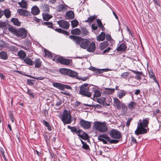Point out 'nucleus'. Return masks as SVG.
Segmentation results:
<instances>
[{"mask_svg": "<svg viewBox=\"0 0 161 161\" xmlns=\"http://www.w3.org/2000/svg\"><path fill=\"white\" fill-rule=\"evenodd\" d=\"M71 25L73 27H75L77 26L78 25V22L77 20L74 19L71 21Z\"/></svg>", "mask_w": 161, "mask_h": 161, "instance_id": "79ce46f5", "label": "nucleus"}, {"mask_svg": "<svg viewBox=\"0 0 161 161\" xmlns=\"http://www.w3.org/2000/svg\"><path fill=\"white\" fill-rule=\"evenodd\" d=\"M88 86V84L86 83L82 85L80 87L79 92L80 94L84 96L90 97L91 96V94L90 92L88 91L89 88Z\"/></svg>", "mask_w": 161, "mask_h": 161, "instance_id": "39448f33", "label": "nucleus"}, {"mask_svg": "<svg viewBox=\"0 0 161 161\" xmlns=\"http://www.w3.org/2000/svg\"><path fill=\"white\" fill-rule=\"evenodd\" d=\"M57 23L60 27L64 29H67L69 26V23L67 21L63 20L57 21Z\"/></svg>", "mask_w": 161, "mask_h": 161, "instance_id": "1a4fd4ad", "label": "nucleus"}, {"mask_svg": "<svg viewBox=\"0 0 161 161\" xmlns=\"http://www.w3.org/2000/svg\"><path fill=\"white\" fill-rule=\"evenodd\" d=\"M69 69L62 68L60 69L59 71L61 74H63L65 75H67L68 73Z\"/></svg>", "mask_w": 161, "mask_h": 161, "instance_id": "72a5a7b5", "label": "nucleus"}, {"mask_svg": "<svg viewBox=\"0 0 161 161\" xmlns=\"http://www.w3.org/2000/svg\"><path fill=\"white\" fill-rule=\"evenodd\" d=\"M57 59L60 63L64 65H68L70 63V61L69 59H65L63 57H59Z\"/></svg>", "mask_w": 161, "mask_h": 161, "instance_id": "9d476101", "label": "nucleus"}, {"mask_svg": "<svg viewBox=\"0 0 161 161\" xmlns=\"http://www.w3.org/2000/svg\"><path fill=\"white\" fill-rule=\"evenodd\" d=\"M34 62L35 64V68H40L42 63V62L40 60L39 58H36Z\"/></svg>", "mask_w": 161, "mask_h": 161, "instance_id": "b1692460", "label": "nucleus"}, {"mask_svg": "<svg viewBox=\"0 0 161 161\" xmlns=\"http://www.w3.org/2000/svg\"><path fill=\"white\" fill-rule=\"evenodd\" d=\"M43 19L44 20L48 21L49 19L53 17V16L47 14L43 13Z\"/></svg>", "mask_w": 161, "mask_h": 161, "instance_id": "cd10ccee", "label": "nucleus"}, {"mask_svg": "<svg viewBox=\"0 0 161 161\" xmlns=\"http://www.w3.org/2000/svg\"><path fill=\"white\" fill-rule=\"evenodd\" d=\"M90 44V42L87 39H83L80 44V47L83 49H86Z\"/></svg>", "mask_w": 161, "mask_h": 161, "instance_id": "9b49d317", "label": "nucleus"}, {"mask_svg": "<svg viewBox=\"0 0 161 161\" xmlns=\"http://www.w3.org/2000/svg\"><path fill=\"white\" fill-rule=\"evenodd\" d=\"M23 60L26 64L32 66L34 64V61L29 58L25 57Z\"/></svg>", "mask_w": 161, "mask_h": 161, "instance_id": "4be33fe9", "label": "nucleus"}, {"mask_svg": "<svg viewBox=\"0 0 161 161\" xmlns=\"http://www.w3.org/2000/svg\"><path fill=\"white\" fill-rule=\"evenodd\" d=\"M27 93L28 94L31 96L33 98H34V95L33 93L29 89H28V91Z\"/></svg>", "mask_w": 161, "mask_h": 161, "instance_id": "6e6d98bb", "label": "nucleus"}, {"mask_svg": "<svg viewBox=\"0 0 161 161\" xmlns=\"http://www.w3.org/2000/svg\"><path fill=\"white\" fill-rule=\"evenodd\" d=\"M0 58L5 60L7 59L8 58V57L7 53L3 51L0 52Z\"/></svg>", "mask_w": 161, "mask_h": 161, "instance_id": "7c9ffc66", "label": "nucleus"}, {"mask_svg": "<svg viewBox=\"0 0 161 161\" xmlns=\"http://www.w3.org/2000/svg\"><path fill=\"white\" fill-rule=\"evenodd\" d=\"M71 131L72 132H75L76 134H79L80 132H81V130H78L76 127H73Z\"/></svg>", "mask_w": 161, "mask_h": 161, "instance_id": "c03bdc74", "label": "nucleus"}, {"mask_svg": "<svg viewBox=\"0 0 161 161\" xmlns=\"http://www.w3.org/2000/svg\"><path fill=\"white\" fill-rule=\"evenodd\" d=\"M71 117L70 112L66 110H64L62 115L61 120L64 125L70 124L72 121Z\"/></svg>", "mask_w": 161, "mask_h": 161, "instance_id": "20e7f679", "label": "nucleus"}, {"mask_svg": "<svg viewBox=\"0 0 161 161\" xmlns=\"http://www.w3.org/2000/svg\"><path fill=\"white\" fill-rule=\"evenodd\" d=\"M97 21L99 27L101 28L103 30V28H104V26H103V25L101 20L99 19H97Z\"/></svg>", "mask_w": 161, "mask_h": 161, "instance_id": "3c124183", "label": "nucleus"}, {"mask_svg": "<svg viewBox=\"0 0 161 161\" xmlns=\"http://www.w3.org/2000/svg\"><path fill=\"white\" fill-rule=\"evenodd\" d=\"M149 76L150 78H151V77H153V76H155L154 73H153V71L151 70H150L149 71Z\"/></svg>", "mask_w": 161, "mask_h": 161, "instance_id": "13d9d810", "label": "nucleus"}, {"mask_svg": "<svg viewBox=\"0 0 161 161\" xmlns=\"http://www.w3.org/2000/svg\"><path fill=\"white\" fill-rule=\"evenodd\" d=\"M126 92L123 90H120L117 92V96L119 99H121L126 94Z\"/></svg>", "mask_w": 161, "mask_h": 161, "instance_id": "bb28decb", "label": "nucleus"}, {"mask_svg": "<svg viewBox=\"0 0 161 161\" xmlns=\"http://www.w3.org/2000/svg\"><path fill=\"white\" fill-rule=\"evenodd\" d=\"M18 55L19 56L21 59L23 60L25 58L26 54L25 52L23 50L19 51L18 53Z\"/></svg>", "mask_w": 161, "mask_h": 161, "instance_id": "c85d7f7f", "label": "nucleus"}, {"mask_svg": "<svg viewBox=\"0 0 161 161\" xmlns=\"http://www.w3.org/2000/svg\"><path fill=\"white\" fill-rule=\"evenodd\" d=\"M101 92L99 91L96 90L95 91L94 97H99L101 96Z\"/></svg>", "mask_w": 161, "mask_h": 161, "instance_id": "09e8293b", "label": "nucleus"}, {"mask_svg": "<svg viewBox=\"0 0 161 161\" xmlns=\"http://www.w3.org/2000/svg\"><path fill=\"white\" fill-rule=\"evenodd\" d=\"M106 39L108 41L110 42L111 44L112 45L114 43V41L111 38V36L108 34L107 33L105 35Z\"/></svg>", "mask_w": 161, "mask_h": 161, "instance_id": "f704fd0d", "label": "nucleus"}, {"mask_svg": "<svg viewBox=\"0 0 161 161\" xmlns=\"http://www.w3.org/2000/svg\"><path fill=\"white\" fill-rule=\"evenodd\" d=\"M44 138L46 142H48L50 140V138H49L47 135H45L44 136Z\"/></svg>", "mask_w": 161, "mask_h": 161, "instance_id": "e2e57ef3", "label": "nucleus"}, {"mask_svg": "<svg viewBox=\"0 0 161 161\" xmlns=\"http://www.w3.org/2000/svg\"><path fill=\"white\" fill-rule=\"evenodd\" d=\"M8 30L15 35L18 30L15 29L13 27L11 26L8 28Z\"/></svg>", "mask_w": 161, "mask_h": 161, "instance_id": "58836bf2", "label": "nucleus"}, {"mask_svg": "<svg viewBox=\"0 0 161 161\" xmlns=\"http://www.w3.org/2000/svg\"><path fill=\"white\" fill-rule=\"evenodd\" d=\"M93 127L95 130L101 132H106L108 130V127L105 124L98 121L94 122Z\"/></svg>", "mask_w": 161, "mask_h": 161, "instance_id": "7ed1b4c3", "label": "nucleus"}, {"mask_svg": "<svg viewBox=\"0 0 161 161\" xmlns=\"http://www.w3.org/2000/svg\"><path fill=\"white\" fill-rule=\"evenodd\" d=\"M43 24L47 26L49 28H52L53 27V23L50 22H44Z\"/></svg>", "mask_w": 161, "mask_h": 161, "instance_id": "a18cd8bd", "label": "nucleus"}, {"mask_svg": "<svg viewBox=\"0 0 161 161\" xmlns=\"http://www.w3.org/2000/svg\"><path fill=\"white\" fill-rule=\"evenodd\" d=\"M11 21L14 24L17 26H19L21 23L20 22L18 19L16 18H13L11 19Z\"/></svg>", "mask_w": 161, "mask_h": 161, "instance_id": "2f4dec72", "label": "nucleus"}, {"mask_svg": "<svg viewBox=\"0 0 161 161\" xmlns=\"http://www.w3.org/2000/svg\"><path fill=\"white\" fill-rule=\"evenodd\" d=\"M109 135L111 137L115 139H111L110 138L105 134H103L98 136V139L102 141L104 144H107V141L110 144H116L118 143L121 137L120 132L117 130L112 129L109 132Z\"/></svg>", "mask_w": 161, "mask_h": 161, "instance_id": "f257e3e1", "label": "nucleus"}, {"mask_svg": "<svg viewBox=\"0 0 161 161\" xmlns=\"http://www.w3.org/2000/svg\"><path fill=\"white\" fill-rule=\"evenodd\" d=\"M18 4L20 7L22 8L26 9L27 8V3L25 0H22L21 2H19Z\"/></svg>", "mask_w": 161, "mask_h": 161, "instance_id": "393cba45", "label": "nucleus"}, {"mask_svg": "<svg viewBox=\"0 0 161 161\" xmlns=\"http://www.w3.org/2000/svg\"><path fill=\"white\" fill-rule=\"evenodd\" d=\"M43 124L46 126H47L48 125H49V123L47 122L45 120H43Z\"/></svg>", "mask_w": 161, "mask_h": 161, "instance_id": "69168bd1", "label": "nucleus"}, {"mask_svg": "<svg viewBox=\"0 0 161 161\" xmlns=\"http://www.w3.org/2000/svg\"><path fill=\"white\" fill-rule=\"evenodd\" d=\"M53 87L57 88L58 89L63 90L65 88L68 89H71V87L70 86L57 82H55L53 83Z\"/></svg>", "mask_w": 161, "mask_h": 161, "instance_id": "0eeeda50", "label": "nucleus"}, {"mask_svg": "<svg viewBox=\"0 0 161 161\" xmlns=\"http://www.w3.org/2000/svg\"><path fill=\"white\" fill-rule=\"evenodd\" d=\"M127 48L126 45L124 43L120 44L117 48V50L118 51L125 52Z\"/></svg>", "mask_w": 161, "mask_h": 161, "instance_id": "2eb2a0df", "label": "nucleus"}, {"mask_svg": "<svg viewBox=\"0 0 161 161\" xmlns=\"http://www.w3.org/2000/svg\"><path fill=\"white\" fill-rule=\"evenodd\" d=\"M25 76H28V77H30V78L34 79H35L37 80H43L44 79V77H43V76L37 77H33V76H32L31 75H26V74H25Z\"/></svg>", "mask_w": 161, "mask_h": 161, "instance_id": "ea45409f", "label": "nucleus"}, {"mask_svg": "<svg viewBox=\"0 0 161 161\" xmlns=\"http://www.w3.org/2000/svg\"><path fill=\"white\" fill-rule=\"evenodd\" d=\"M108 46V43L107 42L104 41L99 44V47L101 50H103Z\"/></svg>", "mask_w": 161, "mask_h": 161, "instance_id": "473e14b6", "label": "nucleus"}, {"mask_svg": "<svg viewBox=\"0 0 161 161\" xmlns=\"http://www.w3.org/2000/svg\"><path fill=\"white\" fill-rule=\"evenodd\" d=\"M136 105V103L135 102L132 101L129 103L128 106L129 108L133 109L135 108Z\"/></svg>", "mask_w": 161, "mask_h": 161, "instance_id": "e433bc0d", "label": "nucleus"}, {"mask_svg": "<svg viewBox=\"0 0 161 161\" xmlns=\"http://www.w3.org/2000/svg\"><path fill=\"white\" fill-rule=\"evenodd\" d=\"M15 36L21 39L24 38L27 36V31L25 29L20 28L18 30Z\"/></svg>", "mask_w": 161, "mask_h": 161, "instance_id": "6e6552de", "label": "nucleus"}, {"mask_svg": "<svg viewBox=\"0 0 161 161\" xmlns=\"http://www.w3.org/2000/svg\"><path fill=\"white\" fill-rule=\"evenodd\" d=\"M3 15L4 14L7 18H9L11 16V12L8 8L6 9L3 10Z\"/></svg>", "mask_w": 161, "mask_h": 161, "instance_id": "6ab92c4d", "label": "nucleus"}, {"mask_svg": "<svg viewBox=\"0 0 161 161\" xmlns=\"http://www.w3.org/2000/svg\"><path fill=\"white\" fill-rule=\"evenodd\" d=\"M45 56L48 58H52L53 57L51 53L47 50H45Z\"/></svg>", "mask_w": 161, "mask_h": 161, "instance_id": "37998d69", "label": "nucleus"}, {"mask_svg": "<svg viewBox=\"0 0 161 161\" xmlns=\"http://www.w3.org/2000/svg\"><path fill=\"white\" fill-rule=\"evenodd\" d=\"M68 7L64 4H61L59 5L58 7V11L59 12H64L67 10Z\"/></svg>", "mask_w": 161, "mask_h": 161, "instance_id": "a211bd4d", "label": "nucleus"}, {"mask_svg": "<svg viewBox=\"0 0 161 161\" xmlns=\"http://www.w3.org/2000/svg\"><path fill=\"white\" fill-rule=\"evenodd\" d=\"M71 33L73 35H79L80 33V31L78 28H75L71 31Z\"/></svg>", "mask_w": 161, "mask_h": 161, "instance_id": "c9c22d12", "label": "nucleus"}, {"mask_svg": "<svg viewBox=\"0 0 161 161\" xmlns=\"http://www.w3.org/2000/svg\"><path fill=\"white\" fill-rule=\"evenodd\" d=\"M149 120L148 118L143 119L142 122H140L138 123L137 128L135 131V133L137 135H141L147 132L146 128L148 125Z\"/></svg>", "mask_w": 161, "mask_h": 161, "instance_id": "f03ea898", "label": "nucleus"}, {"mask_svg": "<svg viewBox=\"0 0 161 161\" xmlns=\"http://www.w3.org/2000/svg\"><path fill=\"white\" fill-rule=\"evenodd\" d=\"M113 101L114 103L116 106L117 108L120 109L123 103H122L118 98H113Z\"/></svg>", "mask_w": 161, "mask_h": 161, "instance_id": "4468645a", "label": "nucleus"}, {"mask_svg": "<svg viewBox=\"0 0 161 161\" xmlns=\"http://www.w3.org/2000/svg\"><path fill=\"white\" fill-rule=\"evenodd\" d=\"M132 120V118H129L127 120V121L126 123V125L127 127L129 126L130 125V123Z\"/></svg>", "mask_w": 161, "mask_h": 161, "instance_id": "5fc2aeb1", "label": "nucleus"}, {"mask_svg": "<svg viewBox=\"0 0 161 161\" xmlns=\"http://www.w3.org/2000/svg\"><path fill=\"white\" fill-rule=\"evenodd\" d=\"M92 29L94 30H96L97 29V26L95 24H92Z\"/></svg>", "mask_w": 161, "mask_h": 161, "instance_id": "052dcab7", "label": "nucleus"}, {"mask_svg": "<svg viewBox=\"0 0 161 161\" xmlns=\"http://www.w3.org/2000/svg\"><path fill=\"white\" fill-rule=\"evenodd\" d=\"M129 70L131 71L133 73H134L135 74H137V75H143V73L142 72L138 71H136L135 70H133L131 69H129Z\"/></svg>", "mask_w": 161, "mask_h": 161, "instance_id": "603ef678", "label": "nucleus"}, {"mask_svg": "<svg viewBox=\"0 0 161 161\" xmlns=\"http://www.w3.org/2000/svg\"><path fill=\"white\" fill-rule=\"evenodd\" d=\"M62 101L60 100L56 103L55 105L57 107L59 106L62 104Z\"/></svg>", "mask_w": 161, "mask_h": 161, "instance_id": "680f3d73", "label": "nucleus"}, {"mask_svg": "<svg viewBox=\"0 0 161 161\" xmlns=\"http://www.w3.org/2000/svg\"><path fill=\"white\" fill-rule=\"evenodd\" d=\"M67 18L69 19H72L74 18L75 15L74 13L72 11H69L66 13Z\"/></svg>", "mask_w": 161, "mask_h": 161, "instance_id": "5701e85b", "label": "nucleus"}, {"mask_svg": "<svg viewBox=\"0 0 161 161\" xmlns=\"http://www.w3.org/2000/svg\"><path fill=\"white\" fill-rule=\"evenodd\" d=\"M77 135L79 137L84 140L87 139L88 137V134L84 132L82 130H81V132H80L79 134H77Z\"/></svg>", "mask_w": 161, "mask_h": 161, "instance_id": "dca6fc26", "label": "nucleus"}, {"mask_svg": "<svg viewBox=\"0 0 161 161\" xmlns=\"http://www.w3.org/2000/svg\"><path fill=\"white\" fill-rule=\"evenodd\" d=\"M87 51L90 52H93L96 49V45L94 42H92L87 47Z\"/></svg>", "mask_w": 161, "mask_h": 161, "instance_id": "ddd939ff", "label": "nucleus"}, {"mask_svg": "<svg viewBox=\"0 0 161 161\" xmlns=\"http://www.w3.org/2000/svg\"><path fill=\"white\" fill-rule=\"evenodd\" d=\"M122 108V109L123 112L125 113L127 112L128 108L127 106L124 104L123 103H122V105L121 106V108Z\"/></svg>", "mask_w": 161, "mask_h": 161, "instance_id": "49530a36", "label": "nucleus"}, {"mask_svg": "<svg viewBox=\"0 0 161 161\" xmlns=\"http://www.w3.org/2000/svg\"><path fill=\"white\" fill-rule=\"evenodd\" d=\"M17 12L19 14L22 16H28V13L26 10L22 9H18L17 10Z\"/></svg>", "mask_w": 161, "mask_h": 161, "instance_id": "412c9836", "label": "nucleus"}, {"mask_svg": "<svg viewBox=\"0 0 161 161\" xmlns=\"http://www.w3.org/2000/svg\"><path fill=\"white\" fill-rule=\"evenodd\" d=\"M61 93L65 95H66L68 96L70 95L69 92H68L67 91H64L61 92Z\"/></svg>", "mask_w": 161, "mask_h": 161, "instance_id": "bf43d9fd", "label": "nucleus"}, {"mask_svg": "<svg viewBox=\"0 0 161 161\" xmlns=\"http://www.w3.org/2000/svg\"><path fill=\"white\" fill-rule=\"evenodd\" d=\"M82 147L83 148L86 150H88L89 149V146L86 144V142L83 145Z\"/></svg>", "mask_w": 161, "mask_h": 161, "instance_id": "4d7b16f0", "label": "nucleus"}, {"mask_svg": "<svg viewBox=\"0 0 161 161\" xmlns=\"http://www.w3.org/2000/svg\"><path fill=\"white\" fill-rule=\"evenodd\" d=\"M140 91L139 89H137V90H136V91H135V94L136 95H138L140 93Z\"/></svg>", "mask_w": 161, "mask_h": 161, "instance_id": "774afa93", "label": "nucleus"}, {"mask_svg": "<svg viewBox=\"0 0 161 161\" xmlns=\"http://www.w3.org/2000/svg\"><path fill=\"white\" fill-rule=\"evenodd\" d=\"M115 89L106 88L105 92L107 94H112L114 92Z\"/></svg>", "mask_w": 161, "mask_h": 161, "instance_id": "4c0bfd02", "label": "nucleus"}, {"mask_svg": "<svg viewBox=\"0 0 161 161\" xmlns=\"http://www.w3.org/2000/svg\"><path fill=\"white\" fill-rule=\"evenodd\" d=\"M77 75L78 74L77 72L69 69L67 75L70 77H76Z\"/></svg>", "mask_w": 161, "mask_h": 161, "instance_id": "c756f323", "label": "nucleus"}, {"mask_svg": "<svg viewBox=\"0 0 161 161\" xmlns=\"http://www.w3.org/2000/svg\"><path fill=\"white\" fill-rule=\"evenodd\" d=\"M35 80L31 79H28L27 80V84L28 85L31 86L34 84Z\"/></svg>", "mask_w": 161, "mask_h": 161, "instance_id": "de8ad7c7", "label": "nucleus"}, {"mask_svg": "<svg viewBox=\"0 0 161 161\" xmlns=\"http://www.w3.org/2000/svg\"><path fill=\"white\" fill-rule=\"evenodd\" d=\"M31 12L33 15H36L39 14L40 10L38 7L35 6L32 8Z\"/></svg>", "mask_w": 161, "mask_h": 161, "instance_id": "aec40b11", "label": "nucleus"}, {"mask_svg": "<svg viewBox=\"0 0 161 161\" xmlns=\"http://www.w3.org/2000/svg\"><path fill=\"white\" fill-rule=\"evenodd\" d=\"M150 78L153 80V81H154L157 84V85H158V87L159 88H160V85H159V83L158 82V81L157 80L155 75L153 76V77H151Z\"/></svg>", "mask_w": 161, "mask_h": 161, "instance_id": "8fccbe9b", "label": "nucleus"}, {"mask_svg": "<svg viewBox=\"0 0 161 161\" xmlns=\"http://www.w3.org/2000/svg\"><path fill=\"white\" fill-rule=\"evenodd\" d=\"M54 30L58 32L61 33L67 36H68L69 35V33L68 32L61 29L56 28L54 29Z\"/></svg>", "mask_w": 161, "mask_h": 161, "instance_id": "a878e982", "label": "nucleus"}, {"mask_svg": "<svg viewBox=\"0 0 161 161\" xmlns=\"http://www.w3.org/2000/svg\"><path fill=\"white\" fill-rule=\"evenodd\" d=\"M80 126L85 129H89L91 127V122L81 119L79 122Z\"/></svg>", "mask_w": 161, "mask_h": 161, "instance_id": "423d86ee", "label": "nucleus"}, {"mask_svg": "<svg viewBox=\"0 0 161 161\" xmlns=\"http://www.w3.org/2000/svg\"><path fill=\"white\" fill-rule=\"evenodd\" d=\"M69 37L72 39L75 42L76 45L80 44L83 39L81 37L73 35H71Z\"/></svg>", "mask_w": 161, "mask_h": 161, "instance_id": "f8f14e48", "label": "nucleus"}, {"mask_svg": "<svg viewBox=\"0 0 161 161\" xmlns=\"http://www.w3.org/2000/svg\"><path fill=\"white\" fill-rule=\"evenodd\" d=\"M9 115H10V119L11 120V121H12V122H13L14 121V118L13 117V115L12 114H10Z\"/></svg>", "mask_w": 161, "mask_h": 161, "instance_id": "0e129e2a", "label": "nucleus"}, {"mask_svg": "<svg viewBox=\"0 0 161 161\" xmlns=\"http://www.w3.org/2000/svg\"><path fill=\"white\" fill-rule=\"evenodd\" d=\"M110 49H111V48L110 47H108L106 49H105V50H104L103 51V53H108Z\"/></svg>", "mask_w": 161, "mask_h": 161, "instance_id": "338daca9", "label": "nucleus"}, {"mask_svg": "<svg viewBox=\"0 0 161 161\" xmlns=\"http://www.w3.org/2000/svg\"><path fill=\"white\" fill-rule=\"evenodd\" d=\"M95 18L96 17L95 16H90L88 18L87 20L85 21V22H88L89 23H90L94 20Z\"/></svg>", "mask_w": 161, "mask_h": 161, "instance_id": "a19ab883", "label": "nucleus"}, {"mask_svg": "<svg viewBox=\"0 0 161 161\" xmlns=\"http://www.w3.org/2000/svg\"><path fill=\"white\" fill-rule=\"evenodd\" d=\"M129 73L128 72H125L123 73L121 75V76L124 78L127 77L129 75Z\"/></svg>", "mask_w": 161, "mask_h": 161, "instance_id": "864d4df0", "label": "nucleus"}, {"mask_svg": "<svg viewBox=\"0 0 161 161\" xmlns=\"http://www.w3.org/2000/svg\"><path fill=\"white\" fill-rule=\"evenodd\" d=\"M105 38V34L104 32H102L100 34L96 37L97 40L99 42L103 41Z\"/></svg>", "mask_w": 161, "mask_h": 161, "instance_id": "f3484780", "label": "nucleus"}]
</instances>
